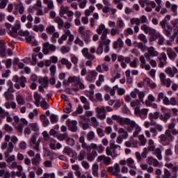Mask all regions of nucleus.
<instances>
[{"label": "nucleus", "mask_w": 178, "mask_h": 178, "mask_svg": "<svg viewBox=\"0 0 178 178\" xmlns=\"http://www.w3.org/2000/svg\"><path fill=\"white\" fill-rule=\"evenodd\" d=\"M67 10H69V7L61 6L59 10L60 17H63V15L67 13Z\"/></svg>", "instance_id": "nucleus-43"}, {"label": "nucleus", "mask_w": 178, "mask_h": 178, "mask_svg": "<svg viewBox=\"0 0 178 178\" xmlns=\"http://www.w3.org/2000/svg\"><path fill=\"white\" fill-rule=\"evenodd\" d=\"M3 129L6 133H12V131H13V128L8 124L4 125Z\"/></svg>", "instance_id": "nucleus-63"}, {"label": "nucleus", "mask_w": 178, "mask_h": 178, "mask_svg": "<svg viewBox=\"0 0 178 178\" xmlns=\"http://www.w3.org/2000/svg\"><path fill=\"white\" fill-rule=\"evenodd\" d=\"M144 84H145L147 87H150V88H156V83L152 82L149 78H146L143 81Z\"/></svg>", "instance_id": "nucleus-26"}, {"label": "nucleus", "mask_w": 178, "mask_h": 178, "mask_svg": "<svg viewBox=\"0 0 178 178\" xmlns=\"http://www.w3.org/2000/svg\"><path fill=\"white\" fill-rule=\"evenodd\" d=\"M138 138L140 142V145L144 147V145L147 144V138H145V136H144V135H139L138 136Z\"/></svg>", "instance_id": "nucleus-46"}, {"label": "nucleus", "mask_w": 178, "mask_h": 178, "mask_svg": "<svg viewBox=\"0 0 178 178\" xmlns=\"http://www.w3.org/2000/svg\"><path fill=\"white\" fill-rule=\"evenodd\" d=\"M33 97L35 99V105L40 106V102H41V95L36 92L34 93Z\"/></svg>", "instance_id": "nucleus-41"}, {"label": "nucleus", "mask_w": 178, "mask_h": 178, "mask_svg": "<svg viewBox=\"0 0 178 178\" xmlns=\"http://www.w3.org/2000/svg\"><path fill=\"white\" fill-rule=\"evenodd\" d=\"M118 134H122L121 136H123L124 140H126L127 138H129V134L127 133V131H126L123 128H119L118 130Z\"/></svg>", "instance_id": "nucleus-38"}, {"label": "nucleus", "mask_w": 178, "mask_h": 178, "mask_svg": "<svg viewBox=\"0 0 178 178\" xmlns=\"http://www.w3.org/2000/svg\"><path fill=\"white\" fill-rule=\"evenodd\" d=\"M15 9L18 10L19 15H23V13H24V6H23V3L15 4Z\"/></svg>", "instance_id": "nucleus-29"}, {"label": "nucleus", "mask_w": 178, "mask_h": 178, "mask_svg": "<svg viewBox=\"0 0 178 178\" xmlns=\"http://www.w3.org/2000/svg\"><path fill=\"white\" fill-rule=\"evenodd\" d=\"M109 147L113 148V152L115 155H116V149H118V148L120 150V145L115 144V140H110Z\"/></svg>", "instance_id": "nucleus-33"}, {"label": "nucleus", "mask_w": 178, "mask_h": 178, "mask_svg": "<svg viewBox=\"0 0 178 178\" xmlns=\"http://www.w3.org/2000/svg\"><path fill=\"white\" fill-rule=\"evenodd\" d=\"M98 156V153L96 150H92L91 153H88L86 155V159L88 162H92L95 158Z\"/></svg>", "instance_id": "nucleus-22"}, {"label": "nucleus", "mask_w": 178, "mask_h": 178, "mask_svg": "<svg viewBox=\"0 0 178 178\" xmlns=\"http://www.w3.org/2000/svg\"><path fill=\"white\" fill-rule=\"evenodd\" d=\"M16 101L18 105H24L26 104V100H24V97L20 94L16 95Z\"/></svg>", "instance_id": "nucleus-35"}, {"label": "nucleus", "mask_w": 178, "mask_h": 178, "mask_svg": "<svg viewBox=\"0 0 178 178\" xmlns=\"http://www.w3.org/2000/svg\"><path fill=\"white\" fill-rule=\"evenodd\" d=\"M9 115V112L6 111L2 107H0V118L1 119H5L7 115Z\"/></svg>", "instance_id": "nucleus-57"}, {"label": "nucleus", "mask_w": 178, "mask_h": 178, "mask_svg": "<svg viewBox=\"0 0 178 178\" xmlns=\"http://www.w3.org/2000/svg\"><path fill=\"white\" fill-rule=\"evenodd\" d=\"M90 123L92 126L95 128L99 127V122H98V120H97V118L92 117L90 118Z\"/></svg>", "instance_id": "nucleus-49"}, {"label": "nucleus", "mask_w": 178, "mask_h": 178, "mask_svg": "<svg viewBox=\"0 0 178 178\" xmlns=\"http://www.w3.org/2000/svg\"><path fill=\"white\" fill-rule=\"evenodd\" d=\"M159 116H160V113L158 111H156L153 113H150L149 114V120L154 121V119L155 120H156L159 119Z\"/></svg>", "instance_id": "nucleus-37"}, {"label": "nucleus", "mask_w": 178, "mask_h": 178, "mask_svg": "<svg viewBox=\"0 0 178 178\" xmlns=\"http://www.w3.org/2000/svg\"><path fill=\"white\" fill-rule=\"evenodd\" d=\"M153 152L154 155L156 156L159 161H162V150L161 149V148L157 147L156 149H154Z\"/></svg>", "instance_id": "nucleus-31"}, {"label": "nucleus", "mask_w": 178, "mask_h": 178, "mask_svg": "<svg viewBox=\"0 0 178 178\" xmlns=\"http://www.w3.org/2000/svg\"><path fill=\"white\" fill-rule=\"evenodd\" d=\"M69 83L72 84V86H74V87H76L79 90H84L86 88V86L81 81V79H80V76H70L67 81H63L64 86H68Z\"/></svg>", "instance_id": "nucleus-2"}, {"label": "nucleus", "mask_w": 178, "mask_h": 178, "mask_svg": "<svg viewBox=\"0 0 178 178\" xmlns=\"http://www.w3.org/2000/svg\"><path fill=\"white\" fill-rule=\"evenodd\" d=\"M29 144L31 148H33V149H35L36 152H40V140L37 141L35 135H33L31 137Z\"/></svg>", "instance_id": "nucleus-9"}, {"label": "nucleus", "mask_w": 178, "mask_h": 178, "mask_svg": "<svg viewBox=\"0 0 178 178\" xmlns=\"http://www.w3.org/2000/svg\"><path fill=\"white\" fill-rule=\"evenodd\" d=\"M97 76L98 72L95 71V70H92L88 72V74L86 76V80L90 83H93V81H95V79H97Z\"/></svg>", "instance_id": "nucleus-13"}, {"label": "nucleus", "mask_w": 178, "mask_h": 178, "mask_svg": "<svg viewBox=\"0 0 178 178\" xmlns=\"http://www.w3.org/2000/svg\"><path fill=\"white\" fill-rule=\"evenodd\" d=\"M104 52V46L102 44V40L99 42V47L97 49L96 54L97 55H101Z\"/></svg>", "instance_id": "nucleus-58"}, {"label": "nucleus", "mask_w": 178, "mask_h": 178, "mask_svg": "<svg viewBox=\"0 0 178 178\" xmlns=\"http://www.w3.org/2000/svg\"><path fill=\"white\" fill-rule=\"evenodd\" d=\"M6 52V47H5V42L3 40H0V55L1 56H5Z\"/></svg>", "instance_id": "nucleus-34"}, {"label": "nucleus", "mask_w": 178, "mask_h": 178, "mask_svg": "<svg viewBox=\"0 0 178 178\" xmlns=\"http://www.w3.org/2000/svg\"><path fill=\"white\" fill-rule=\"evenodd\" d=\"M44 5H47L48 9L52 10L54 8V1L52 0H43Z\"/></svg>", "instance_id": "nucleus-48"}, {"label": "nucleus", "mask_w": 178, "mask_h": 178, "mask_svg": "<svg viewBox=\"0 0 178 178\" xmlns=\"http://www.w3.org/2000/svg\"><path fill=\"white\" fill-rule=\"evenodd\" d=\"M146 163L147 165H149V166H154V168H161L162 163H161L158 159L152 157V156H148L146 159Z\"/></svg>", "instance_id": "nucleus-10"}, {"label": "nucleus", "mask_w": 178, "mask_h": 178, "mask_svg": "<svg viewBox=\"0 0 178 178\" xmlns=\"http://www.w3.org/2000/svg\"><path fill=\"white\" fill-rule=\"evenodd\" d=\"M134 113L135 115H137L138 116H139V118H142L143 120L147 119V116L148 115V109H140V108L136 107L135 108Z\"/></svg>", "instance_id": "nucleus-11"}, {"label": "nucleus", "mask_w": 178, "mask_h": 178, "mask_svg": "<svg viewBox=\"0 0 178 178\" xmlns=\"http://www.w3.org/2000/svg\"><path fill=\"white\" fill-rule=\"evenodd\" d=\"M20 22L18 21L12 28V29L9 31L8 33L10 35H11V37H13L14 38H17V30H20Z\"/></svg>", "instance_id": "nucleus-14"}, {"label": "nucleus", "mask_w": 178, "mask_h": 178, "mask_svg": "<svg viewBox=\"0 0 178 178\" xmlns=\"http://www.w3.org/2000/svg\"><path fill=\"white\" fill-rule=\"evenodd\" d=\"M165 72L169 77H175V74H177L178 73V69L176 67H168L165 70Z\"/></svg>", "instance_id": "nucleus-16"}, {"label": "nucleus", "mask_w": 178, "mask_h": 178, "mask_svg": "<svg viewBox=\"0 0 178 178\" xmlns=\"http://www.w3.org/2000/svg\"><path fill=\"white\" fill-rule=\"evenodd\" d=\"M111 35L114 37V35H118L120 34V29L119 28H113L111 29Z\"/></svg>", "instance_id": "nucleus-59"}, {"label": "nucleus", "mask_w": 178, "mask_h": 178, "mask_svg": "<svg viewBox=\"0 0 178 178\" xmlns=\"http://www.w3.org/2000/svg\"><path fill=\"white\" fill-rule=\"evenodd\" d=\"M158 59L159 60V67L163 68L166 65H168V56L165 52H162L159 56Z\"/></svg>", "instance_id": "nucleus-12"}, {"label": "nucleus", "mask_w": 178, "mask_h": 178, "mask_svg": "<svg viewBox=\"0 0 178 178\" xmlns=\"http://www.w3.org/2000/svg\"><path fill=\"white\" fill-rule=\"evenodd\" d=\"M140 30L144 31L145 34H155L156 30L148 26V25L144 24L140 26Z\"/></svg>", "instance_id": "nucleus-19"}, {"label": "nucleus", "mask_w": 178, "mask_h": 178, "mask_svg": "<svg viewBox=\"0 0 178 178\" xmlns=\"http://www.w3.org/2000/svg\"><path fill=\"white\" fill-rule=\"evenodd\" d=\"M39 81H42V85L43 86L44 88H47V87H48V82L49 81V79L48 76H44L43 79H39Z\"/></svg>", "instance_id": "nucleus-55"}, {"label": "nucleus", "mask_w": 178, "mask_h": 178, "mask_svg": "<svg viewBox=\"0 0 178 178\" xmlns=\"http://www.w3.org/2000/svg\"><path fill=\"white\" fill-rule=\"evenodd\" d=\"M4 97L7 101H13V99H15V96L13 94L9 92H5Z\"/></svg>", "instance_id": "nucleus-53"}, {"label": "nucleus", "mask_w": 178, "mask_h": 178, "mask_svg": "<svg viewBox=\"0 0 178 178\" xmlns=\"http://www.w3.org/2000/svg\"><path fill=\"white\" fill-rule=\"evenodd\" d=\"M147 52L152 57H156L158 55H159V52H158V51H156L154 47L147 48Z\"/></svg>", "instance_id": "nucleus-28"}, {"label": "nucleus", "mask_w": 178, "mask_h": 178, "mask_svg": "<svg viewBox=\"0 0 178 178\" xmlns=\"http://www.w3.org/2000/svg\"><path fill=\"white\" fill-rule=\"evenodd\" d=\"M164 134L165 137H167L168 141H173V136L172 135V131L170 130H165Z\"/></svg>", "instance_id": "nucleus-52"}, {"label": "nucleus", "mask_w": 178, "mask_h": 178, "mask_svg": "<svg viewBox=\"0 0 178 178\" xmlns=\"http://www.w3.org/2000/svg\"><path fill=\"white\" fill-rule=\"evenodd\" d=\"M147 144H148V147H147V149L149 152H152L155 151V142H154L152 139H149L148 140Z\"/></svg>", "instance_id": "nucleus-30"}, {"label": "nucleus", "mask_w": 178, "mask_h": 178, "mask_svg": "<svg viewBox=\"0 0 178 178\" xmlns=\"http://www.w3.org/2000/svg\"><path fill=\"white\" fill-rule=\"evenodd\" d=\"M32 29L33 31H35L36 33H38V31H40V33H42L45 27L42 24H39V25H34Z\"/></svg>", "instance_id": "nucleus-42"}, {"label": "nucleus", "mask_w": 178, "mask_h": 178, "mask_svg": "<svg viewBox=\"0 0 178 178\" xmlns=\"http://www.w3.org/2000/svg\"><path fill=\"white\" fill-rule=\"evenodd\" d=\"M96 71L98 73H104V72H109V65L106 63H103L102 65L99 64L96 67Z\"/></svg>", "instance_id": "nucleus-17"}, {"label": "nucleus", "mask_w": 178, "mask_h": 178, "mask_svg": "<svg viewBox=\"0 0 178 178\" xmlns=\"http://www.w3.org/2000/svg\"><path fill=\"white\" fill-rule=\"evenodd\" d=\"M127 165L131 169H137L136 164H134V159L129 158L127 159Z\"/></svg>", "instance_id": "nucleus-36"}, {"label": "nucleus", "mask_w": 178, "mask_h": 178, "mask_svg": "<svg viewBox=\"0 0 178 178\" xmlns=\"http://www.w3.org/2000/svg\"><path fill=\"white\" fill-rule=\"evenodd\" d=\"M167 55L171 60H175L176 58H177V54L171 47L167 48Z\"/></svg>", "instance_id": "nucleus-20"}, {"label": "nucleus", "mask_w": 178, "mask_h": 178, "mask_svg": "<svg viewBox=\"0 0 178 178\" xmlns=\"http://www.w3.org/2000/svg\"><path fill=\"white\" fill-rule=\"evenodd\" d=\"M173 29L170 25H167V29L165 28L164 29V34L166 35V37H170V35L172 34Z\"/></svg>", "instance_id": "nucleus-50"}, {"label": "nucleus", "mask_w": 178, "mask_h": 178, "mask_svg": "<svg viewBox=\"0 0 178 178\" xmlns=\"http://www.w3.org/2000/svg\"><path fill=\"white\" fill-rule=\"evenodd\" d=\"M137 95L138 97V99L140 102H144V98L145 97V94L144 92L140 91V90L135 88L132 92L130 93V96L131 98H137Z\"/></svg>", "instance_id": "nucleus-7"}, {"label": "nucleus", "mask_w": 178, "mask_h": 178, "mask_svg": "<svg viewBox=\"0 0 178 178\" xmlns=\"http://www.w3.org/2000/svg\"><path fill=\"white\" fill-rule=\"evenodd\" d=\"M86 150L82 149L79 152L78 157L76 159H78V161H83V159H86Z\"/></svg>", "instance_id": "nucleus-56"}, {"label": "nucleus", "mask_w": 178, "mask_h": 178, "mask_svg": "<svg viewBox=\"0 0 178 178\" xmlns=\"http://www.w3.org/2000/svg\"><path fill=\"white\" fill-rule=\"evenodd\" d=\"M120 173V166L119 164L114 165V171L113 172V176H119Z\"/></svg>", "instance_id": "nucleus-54"}, {"label": "nucleus", "mask_w": 178, "mask_h": 178, "mask_svg": "<svg viewBox=\"0 0 178 178\" xmlns=\"http://www.w3.org/2000/svg\"><path fill=\"white\" fill-rule=\"evenodd\" d=\"M56 46L54 44H50L49 42H46L42 44V53L44 55H48L49 52H55Z\"/></svg>", "instance_id": "nucleus-5"}, {"label": "nucleus", "mask_w": 178, "mask_h": 178, "mask_svg": "<svg viewBox=\"0 0 178 178\" xmlns=\"http://www.w3.org/2000/svg\"><path fill=\"white\" fill-rule=\"evenodd\" d=\"M95 112L97 113V114L106 113V110L105 109L104 106H100V107H97L95 108Z\"/></svg>", "instance_id": "nucleus-61"}, {"label": "nucleus", "mask_w": 178, "mask_h": 178, "mask_svg": "<svg viewBox=\"0 0 178 178\" xmlns=\"http://www.w3.org/2000/svg\"><path fill=\"white\" fill-rule=\"evenodd\" d=\"M96 31L99 35H102L100 38L101 40H106L108 30L105 27V24H101L97 29Z\"/></svg>", "instance_id": "nucleus-6"}, {"label": "nucleus", "mask_w": 178, "mask_h": 178, "mask_svg": "<svg viewBox=\"0 0 178 178\" xmlns=\"http://www.w3.org/2000/svg\"><path fill=\"white\" fill-rule=\"evenodd\" d=\"M97 161V162H102V163H104V165H106V166H108V165H109V163H111V161H112V159H111V157H109V156H106L103 154L101 156H98Z\"/></svg>", "instance_id": "nucleus-18"}, {"label": "nucleus", "mask_w": 178, "mask_h": 178, "mask_svg": "<svg viewBox=\"0 0 178 178\" xmlns=\"http://www.w3.org/2000/svg\"><path fill=\"white\" fill-rule=\"evenodd\" d=\"M112 118L113 120H115V122H117L118 124H120V126H129L127 128V131L129 133H131L135 129V131L133 133V137H137L141 132V127L129 118H123L118 115H113Z\"/></svg>", "instance_id": "nucleus-1"}, {"label": "nucleus", "mask_w": 178, "mask_h": 178, "mask_svg": "<svg viewBox=\"0 0 178 178\" xmlns=\"http://www.w3.org/2000/svg\"><path fill=\"white\" fill-rule=\"evenodd\" d=\"M49 146L51 149H53V150L56 149V140L52 138L49 140Z\"/></svg>", "instance_id": "nucleus-47"}, {"label": "nucleus", "mask_w": 178, "mask_h": 178, "mask_svg": "<svg viewBox=\"0 0 178 178\" xmlns=\"http://www.w3.org/2000/svg\"><path fill=\"white\" fill-rule=\"evenodd\" d=\"M13 81H15V83H15L14 85V87L17 88V90H20V87H22V88H24V87H26V83H27V79L24 76H22L19 78L17 76H15L13 78Z\"/></svg>", "instance_id": "nucleus-4"}, {"label": "nucleus", "mask_w": 178, "mask_h": 178, "mask_svg": "<svg viewBox=\"0 0 178 178\" xmlns=\"http://www.w3.org/2000/svg\"><path fill=\"white\" fill-rule=\"evenodd\" d=\"M42 136H43V139L44 141H49L52 139V138L49 137V134L47 131H44L42 133Z\"/></svg>", "instance_id": "nucleus-62"}, {"label": "nucleus", "mask_w": 178, "mask_h": 178, "mask_svg": "<svg viewBox=\"0 0 178 178\" xmlns=\"http://www.w3.org/2000/svg\"><path fill=\"white\" fill-rule=\"evenodd\" d=\"M31 162L34 166H39L40 162H41V154H36L35 158L32 159Z\"/></svg>", "instance_id": "nucleus-24"}, {"label": "nucleus", "mask_w": 178, "mask_h": 178, "mask_svg": "<svg viewBox=\"0 0 178 178\" xmlns=\"http://www.w3.org/2000/svg\"><path fill=\"white\" fill-rule=\"evenodd\" d=\"M104 81H105V76L103 74H99V79L96 81L95 84L97 87H101L102 83H104Z\"/></svg>", "instance_id": "nucleus-51"}, {"label": "nucleus", "mask_w": 178, "mask_h": 178, "mask_svg": "<svg viewBox=\"0 0 178 178\" xmlns=\"http://www.w3.org/2000/svg\"><path fill=\"white\" fill-rule=\"evenodd\" d=\"M54 22L58 24V29L60 30L63 28V19H62V18L60 17H56L54 19Z\"/></svg>", "instance_id": "nucleus-39"}, {"label": "nucleus", "mask_w": 178, "mask_h": 178, "mask_svg": "<svg viewBox=\"0 0 178 178\" xmlns=\"http://www.w3.org/2000/svg\"><path fill=\"white\" fill-rule=\"evenodd\" d=\"M6 168V162H0V177L5 175V170Z\"/></svg>", "instance_id": "nucleus-45"}, {"label": "nucleus", "mask_w": 178, "mask_h": 178, "mask_svg": "<svg viewBox=\"0 0 178 178\" xmlns=\"http://www.w3.org/2000/svg\"><path fill=\"white\" fill-rule=\"evenodd\" d=\"M113 48L118 49V48H122L123 47V40L121 38H118L117 41L113 43Z\"/></svg>", "instance_id": "nucleus-40"}, {"label": "nucleus", "mask_w": 178, "mask_h": 178, "mask_svg": "<svg viewBox=\"0 0 178 178\" xmlns=\"http://www.w3.org/2000/svg\"><path fill=\"white\" fill-rule=\"evenodd\" d=\"M106 154L108 156H113V157L118 156V152H116V154H115V153H113V147H111L110 146H108L106 148Z\"/></svg>", "instance_id": "nucleus-32"}, {"label": "nucleus", "mask_w": 178, "mask_h": 178, "mask_svg": "<svg viewBox=\"0 0 178 178\" xmlns=\"http://www.w3.org/2000/svg\"><path fill=\"white\" fill-rule=\"evenodd\" d=\"M78 31L79 34H81V38L85 41V42H86V44H88V42L91 41V31H90V30L86 31V26H79Z\"/></svg>", "instance_id": "nucleus-3"}, {"label": "nucleus", "mask_w": 178, "mask_h": 178, "mask_svg": "<svg viewBox=\"0 0 178 178\" xmlns=\"http://www.w3.org/2000/svg\"><path fill=\"white\" fill-rule=\"evenodd\" d=\"M102 44L103 47L104 46V52L106 54H108V52H109V44H111V40L109 39L102 40Z\"/></svg>", "instance_id": "nucleus-25"}, {"label": "nucleus", "mask_w": 178, "mask_h": 178, "mask_svg": "<svg viewBox=\"0 0 178 178\" xmlns=\"http://www.w3.org/2000/svg\"><path fill=\"white\" fill-rule=\"evenodd\" d=\"M27 20L29 22H27V24H26V27L27 29H31V27H33V24L31 23V22L34 20V18H33V15H31V14H29L28 15H22L21 17V22L22 23H26Z\"/></svg>", "instance_id": "nucleus-8"}, {"label": "nucleus", "mask_w": 178, "mask_h": 178, "mask_svg": "<svg viewBox=\"0 0 178 178\" xmlns=\"http://www.w3.org/2000/svg\"><path fill=\"white\" fill-rule=\"evenodd\" d=\"M60 62L62 63V65H65L67 67V69L70 70L72 69V63L70 61H69V60L66 59V58H62L60 60Z\"/></svg>", "instance_id": "nucleus-44"}, {"label": "nucleus", "mask_w": 178, "mask_h": 178, "mask_svg": "<svg viewBox=\"0 0 178 178\" xmlns=\"http://www.w3.org/2000/svg\"><path fill=\"white\" fill-rule=\"evenodd\" d=\"M130 23L132 26H134V24H136V26H140V18H131L130 19Z\"/></svg>", "instance_id": "nucleus-60"}, {"label": "nucleus", "mask_w": 178, "mask_h": 178, "mask_svg": "<svg viewBox=\"0 0 178 178\" xmlns=\"http://www.w3.org/2000/svg\"><path fill=\"white\" fill-rule=\"evenodd\" d=\"M98 169H99L98 164L95 163L92 165V175H93L94 177H99V173L98 172Z\"/></svg>", "instance_id": "nucleus-27"}, {"label": "nucleus", "mask_w": 178, "mask_h": 178, "mask_svg": "<svg viewBox=\"0 0 178 178\" xmlns=\"http://www.w3.org/2000/svg\"><path fill=\"white\" fill-rule=\"evenodd\" d=\"M154 35V40H159L158 41V44L159 45H163V44L165 43V38L163 37V35H162V34L159 33H155V34Z\"/></svg>", "instance_id": "nucleus-21"}, {"label": "nucleus", "mask_w": 178, "mask_h": 178, "mask_svg": "<svg viewBox=\"0 0 178 178\" xmlns=\"http://www.w3.org/2000/svg\"><path fill=\"white\" fill-rule=\"evenodd\" d=\"M66 124L68 126V130H70V131H72L73 133L77 131V122L76 120H67L66 121Z\"/></svg>", "instance_id": "nucleus-15"}, {"label": "nucleus", "mask_w": 178, "mask_h": 178, "mask_svg": "<svg viewBox=\"0 0 178 178\" xmlns=\"http://www.w3.org/2000/svg\"><path fill=\"white\" fill-rule=\"evenodd\" d=\"M59 38V33L58 32H54L52 34V36L51 38V41L53 42H56V38Z\"/></svg>", "instance_id": "nucleus-64"}, {"label": "nucleus", "mask_w": 178, "mask_h": 178, "mask_svg": "<svg viewBox=\"0 0 178 178\" xmlns=\"http://www.w3.org/2000/svg\"><path fill=\"white\" fill-rule=\"evenodd\" d=\"M64 33H65L63 34L61 37L59 38L58 40V44H60V45H62V44H63V41H66V40H67V37L69 36V34H70V31L66 30L64 31Z\"/></svg>", "instance_id": "nucleus-23"}]
</instances>
